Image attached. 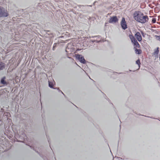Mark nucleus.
Masks as SVG:
<instances>
[{"instance_id": "nucleus-29", "label": "nucleus", "mask_w": 160, "mask_h": 160, "mask_svg": "<svg viewBox=\"0 0 160 160\" xmlns=\"http://www.w3.org/2000/svg\"><path fill=\"white\" fill-rule=\"evenodd\" d=\"M160 121V120H159Z\"/></svg>"}, {"instance_id": "nucleus-6", "label": "nucleus", "mask_w": 160, "mask_h": 160, "mask_svg": "<svg viewBox=\"0 0 160 160\" xmlns=\"http://www.w3.org/2000/svg\"><path fill=\"white\" fill-rule=\"evenodd\" d=\"M135 37L137 40L139 42H141L142 40V37L140 33L137 32L135 34Z\"/></svg>"}, {"instance_id": "nucleus-4", "label": "nucleus", "mask_w": 160, "mask_h": 160, "mask_svg": "<svg viewBox=\"0 0 160 160\" xmlns=\"http://www.w3.org/2000/svg\"><path fill=\"white\" fill-rule=\"evenodd\" d=\"M119 19L116 16L110 17L108 22L110 23H116L118 22Z\"/></svg>"}, {"instance_id": "nucleus-19", "label": "nucleus", "mask_w": 160, "mask_h": 160, "mask_svg": "<svg viewBox=\"0 0 160 160\" xmlns=\"http://www.w3.org/2000/svg\"><path fill=\"white\" fill-rule=\"evenodd\" d=\"M58 92H62V94H63L65 96V95H64V94H63V92L61 91V90H60V89H58Z\"/></svg>"}, {"instance_id": "nucleus-2", "label": "nucleus", "mask_w": 160, "mask_h": 160, "mask_svg": "<svg viewBox=\"0 0 160 160\" xmlns=\"http://www.w3.org/2000/svg\"><path fill=\"white\" fill-rule=\"evenodd\" d=\"M8 16L7 10L0 7V17H6Z\"/></svg>"}, {"instance_id": "nucleus-24", "label": "nucleus", "mask_w": 160, "mask_h": 160, "mask_svg": "<svg viewBox=\"0 0 160 160\" xmlns=\"http://www.w3.org/2000/svg\"><path fill=\"white\" fill-rule=\"evenodd\" d=\"M121 125H120V128H121Z\"/></svg>"}, {"instance_id": "nucleus-14", "label": "nucleus", "mask_w": 160, "mask_h": 160, "mask_svg": "<svg viewBox=\"0 0 160 160\" xmlns=\"http://www.w3.org/2000/svg\"><path fill=\"white\" fill-rule=\"evenodd\" d=\"M159 48L157 47V49L154 52V54L158 55L159 53Z\"/></svg>"}, {"instance_id": "nucleus-20", "label": "nucleus", "mask_w": 160, "mask_h": 160, "mask_svg": "<svg viewBox=\"0 0 160 160\" xmlns=\"http://www.w3.org/2000/svg\"><path fill=\"white\" fill-rule=\"evenodd\" d=\"M91 42L93 43L95 42V40H91Z\"/></svg>"}, {"instance_id": "nucleus-3", "label": "nucleus", "mask_w": 160, "mask_h": 160, "mask_svg": "<svg viewBox=\"0 0 160 160\" xmlns=\"http://www.w3.org/2000/svg\"><path fill=\"white\" fill-rule=\"evenodd\" d=\"M75 57L81 63L84 64L86 63V61L84 57L82 55L78 54L76 55Z\"/></svg>"}, {"instance_id": "nucleus-27", "label": "nucleus", "mask_w": 160, "mask_h": 160, "mask_svg": "<svg viewBox=\"0 0 160 160\" xmlns=\"http://www.w3.org/2000/svg\"><path fill=\"white\" fill-rule=\"evenodd\" d=\"M96 36H94L93 37H96Z\"/></svg>"}, {"instance_id": "nucleus-16", "label": "nucleus", "mask_w": 160, "mask_h": 160, "mask_svg": "<svg viewBox=\"0 0 160 160\" xmlns=\"http://www.w3.org/2000/svg\"><path fill=\"white\" fill-rule=\"evenodd\" d=\"M156 22V19L155 18H153L152 19V23H155Z\"/></svg>"}, {"instance_id": "nucleus-17", "label": "nucleus", "mask_w": 160, "mask_h": 160, "mask_svg": "<svg viewBox=\"0 0 160 160\" xmlns=\"http://www.w3.org/2000/svg\"><path fill=\"white\" fill-rule=\"evenodd\" d=\"M155 37L157 40L160 41V36L155 35Z\"/></svg>"}, {"instance_id": "nucleus-25", "label": "nucleus", "mask_w": 160, "mask_h": 160, "mask_svg": "<svg viewBox=\"0 0 160 160\" xmlns=\"http://www.w3.org/2000/svg\"><path fill=\"white\" fill-rule=\"evenodd\" d=\"M48 142L49 143V140H48Z\"/></svg>"}, {"instance_id": "nucleus-22", "label": "nucleus", "mask_w": 160, "mask_h": 160, "mask_svg": "<svg viewBox=\"0 0 160 160\" xmlns=\"http://www.w3.org/2000/svg\"><path fill=\"white\" fill-rule=\"evenodd\" d=\"M67 48H66V52H67Z\"/></svg>"}, {"instance_id": "nucleus-10", "label": "nucleus", "mask_w": 160, "mask_h": 160, "mask_svg": "<svg viewBox=\"0 0 160 160\" xmlns=\"http://www.w3.org/2000/svg\"><path fill=\"white\" fill-rule=\"evenodd\" d=\"M5 68V63L2 62H0V70H3Z\"/></svg>"}, {"instance_id": "nucleus-18", "label": "nucleus", "mask_w": 160, "mask_h": 160, "mask_svg": "<svg viewBox=\"0 0 160 160\" xmlns=\"http://www.w3.org/2000/svg\"><path fill=\"white\" fill-rule=\"evenodd\" d=\"M141 33L142 34V35L143 37H145V35L146 34V33H144L142 31L141 32Z\"/></svg>"}, {"instance_id": "nucleus-21", "label": "nucleus", "mask_w": 160, "mask_h": 160, "mask_svg": "<svg viewBox=\"0 0 160 160\" xmlns=\"http://www.w3.org/2000/svg\"><path fill=\"white\" fill-rule=\"evenodd\" d=\"M46 31L47 32H49V30H46Z\"/></svg>"}, {"instance_id": "nucleus-11", "label": "nucleus", "mask_w": 160, "mask_h": 160, "mask_svg": "<svg viewBox=\"0 0 160 160\" xmlns=\"http://www.w3.org/2000/svg\"><path fill=\"white\" fill-rule=\"evenodd\" d=\"M135 49V53L138 55L141 54L142 52V50L140 49H138L136 48H134Z\"/></svg>"}, {"instance_id": "nucleus-15", "label": "nucleus", "mask_w": 160, "mask_h": 160, "mask_svg": "<svg viewBox=\"0 0 160 160\" xmlns=\"http://www.w3.org/2000/svg\"><path fill=\"white\" fill-rule=\"evenodd\" d=\"M58 44V43H54L53 44V48H52V50L53 51H54L55 50V49L57 47V45Z\"/></svg>"}, {"instance_id": "nucleus-7", "label": "nucleus", "mask_w": 160, "mask_h": 160, "mask_svg": "<svg viewBox=\"0 0 160 160\" xmlns=\"http://www.w3.org/2000/svg\"><path fill=\"white\" fill-rule=\"evenodd\" d=\"M132 43L134 46V48H140V45L136 39Z\"/></svg>"}, {"instance_id": "nucleus-5", "label": "nucleus", "mask_w": 160, "mask_h": 160, "mask_svg": "<svg viewBox=\"0 0 160 160\" xmlns=\"http://www.w3.org/2000/svg\"><path fill=\"white\" fill-rule=\"evenodd\" d=\"M121 26L123 30H125L128 28L126 22L125 18L124 17H122V18L121 22Z\"/></svg>"}, {"instance_id": "nucleus-1", "label": "nucleus", "mask_w": 160, "mask_h": 160, "mask_svg": "<svg viewBox=\"0 0 160 160\" xmlns=\"http://www.w3.org/2000/svg\"><path fill=\"white\" fill-rule=\"evenodd\" d=\"M133 17L137 22L142 24L148 22L149 20L148 16L144 15L142 12L139 11H135L133 14Z\"/></svg>"}, {"instance_id": "nucleus-26", "label": "nucleus", "mask_w": 160, "mask_h": 160, "mask_svg": "<svg viewBox=\"0 0 160 160\" xmlns=\"http://www.w3.org/2000/svg\"><path fill=\"white\" fill-rule=\"evenodd\" d=\"M106 99H107V98H106ZM108 99H108V98L107 100H108Z\"/></svg>"}, {"instance_id": "nucleus-28", "label": "nucleus", "mask_w": 160, "mask_h": 160, "mask_svg": "<svg viewBox=\"0 0 160 160\" xmlns=\"http://www.w3.org/2000/svg\"><path fill=\"white\" fill-rule=\"evenodd\" d=\"M115 73H117V72H115Z\"/></svg>"}, {"instance_id": "nucleus-8", "label": "nucleus", "mask_w": 160, "mask_h": 160, "mask_svg": "<svg viewBox=\"0 0 160 160\" xmlns=\"http://www.w3.org/2000/svg\"><path fill=\"white\" fill-rule=\"evenodd\" d=\"M6 77L5 76H4L1 78L0 80V83L1 84L3 85H7V83L5 81Z\"/></svg>"}, {"instance_id": "nucleus-12", "label": "nucleus", "mask_w": 160, "mask_h": 160, "mask_svg": "<svg viewBox=\"0 0 160 160\" xmlns=\"http://www.w3.org/2000/svg\"><path fill=\"white\" fill-rule=\"evenodd\" d=\"M129 37L131 40L132 42H133L136 39L134 38V36L132 35H129Z\"/></svg>"}, {"instance_id": "nucleus-23", "label": "nucleus", "mask_w": 160, "mask_h": 160, "mask_svg": "<svg viewBox=\"0 0 160 160\" xmlns=\"http://www.w3.org/2000/svg\"><path fill=\"white\" fill-rule=\"evenodd\" d=\"M88 6H90V7H92V5H89Z\"/></svg>"}, {"instance_id": "nucleus-13", "label": "nucleus", "mask_w": 160, "mask_h": 160, "mask_svg": "<svg viewBox=\"0 0 160 160\" xmlns=\"http://www.w3.org/2000/svg\"><path fill=\"white\" fill-rule=\"evenodd\" d=\"M136 63L138 65L139 68L140 67V65L141 64L140 60L139 59H138L136 62Z\"/></svg>"}, {"instance_id": "nucleus-9", "label": "nucleus", "mask_w": 160, "mask_h": 160, "mask_svg": "<svg viewBox=\"0 0 160 160\" xmlns=\"http://www.w3.org/2000/svg\"><path fill=\"white\" fill-rule=\"evenodd\" d=\"M48 86L51 88H52L53 89H56V88H54V84L52 82H50L49 81H48Z\"/></svg>"}]
</instances>
